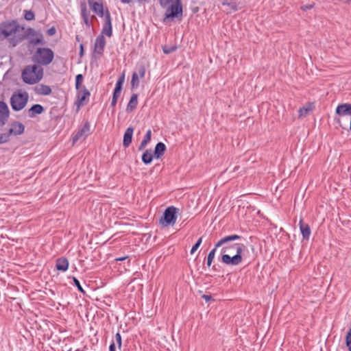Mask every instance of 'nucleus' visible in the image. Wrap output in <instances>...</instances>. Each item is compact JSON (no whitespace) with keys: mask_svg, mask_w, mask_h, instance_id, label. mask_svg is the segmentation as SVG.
<instances>
[{"mask_svg":"<svg viewBox=\"0 0 351 351\" xmlns=\"http://www.w3.org/2000/svg\"><path fill=\"white\" fill-rule=\"evenodd\" d=\"M241 237L238 234H230L221 238L217 243L216 247L221 249V261L228 265H238L243 261V253L246 246L242 243H234L241 240Z\"/></svg>","mask_w":351,"mask_h":351,"instance_id":"1","label":"nucleus"},{"mask_svg":"<svg viewBox=\"0 0 351 351\" xmlns=\"http://www.w3.org/2000/svg\"><path fill=\"white\" fill-rule=\"evenodd\" d=\"M44 70L40 65L36 64L26 66L21 73V78L27 84H36L43 77Z\"/></svg>","mask_w":351,"mask_h":351,"instance_id":"2","label":"nucleus"},{"mask_svg":"<svg viewBox=\"0 0 351 351\" xmlns=\"http://www.w3.org/2000/svg\"><path fill=\"white\" fill-rule=\"evenodd\" d=\"M54 53L53 51L47 47H39L38 48L32 55V62L37 64L43 66L49 65L53 60Z\"/></svg>","mask_w":351,"mask_h":351,"instance_id":"3","label":"nucleus"},{"mask_svg":"<svg viewBox=\"0 0 351 351\" xmlns=\"http://www.w3.org/2000/svg\"><path fill=\"white\" fill-rule=\"evenodd\" d=\"M178 212L179 208L173 206L167 207L163 217L160 219V223L164 227L173 226L176 222Z\"/></svg>","mask_w":351,"mask_h":351,"instance_id":"4","label":"nucleus"},{"mask_svg":"<svg viewBox=\"0 0 351 351\" xmlns=\"http://www.w3.org/2000/svg\"><path fill=\"white\" fill-rule=\"evenodd\" d=\"M28 101L27 93H14L10 98V105L14 111L21 110L25 108Z\"/></svg>","mask_w":351,"mask_h":351,"instance_id":"5","label":"nucleus"},{"mask_svg":"<svg viewBox=\"0 0 351 351\" xmlns=\"http://www.w3.org/2000/svg\"><path fill=\"white\" fill-rule=\"evenodd\" d=\"M19 26L16 21H7L0 24V38H8L19 31Z\"/></svg>","mask_w":351,"mask_h":351,"instance_id":"6","label":"nucleus"},{"mask_svg":"<svg viewBox=\"0 0 351 351\" xmlns=\"http://www.w3.org/2000/svg\"><path fill=\"white\" fill-rule=\"evenodd\" d=\"M182 6L181 0H176L174 3L171 4V5L166 9L164 21L167 19L176 17L178 14H182Z\"/></svg>","mask_w":351,"mask_h":351,"instance_id":"7","label":"nucleus"},{"mask_svg":"<svg viewBox=\"0 0 351 351\" xmlns=\"http://www.w3.org/2000/svg\"><path fill=\"white\" fill-rule=\"evenodd\" d=\"M90 134V125L88 121H86L83 127L80 129L73 137V143L77 141H83Z\"/></svg>","mask_w":351,"mask_h":351,"instance_id":"8","label":"nucleus"},{"mask_svg":"<svg viewBox=\"0 0 351 351\" xmlns=\"http://www.w3.org/2000/svg\"><path fill=\"white\" fill-rule=\"evenodd\" d=\"M90 96V93L85 86H82V88H79V90H77V99L75 101V104L76 105L77 108H80V107L84 106L85 101L86 100H88Z\"/></svg>","mask_w":351,"mask_h":351,"instance_id":"9","label":"nucleus"},{"mask_svg":"<svg viewBox=\"0 0 351 351\" xmlns=\"http://www.w3.org/2000/svg\"><path fill=\"white\" fill-rule=\"evenodd\" d=\"M27 32H28L27 36H28L29 41L31 44H32L33 45H38V44H41V45L44 44L43 36L40 32H37L32 28L28 29Z\"/></svg>","mask_w":351,"mask_h":351,"instance_id":"10","label":"nucleus"},{"mask_svg":"<svg viewBox=\"0 0 351 351\" xmlns=\"http://www.w3.org/2000/svg\"><path fill=\"white\" fill-rule=\"evenodd\" d=\"M124 74L121 76L117 80L115 88L114 89L113 95L111 101V106L114 107L117 105L118 98L119 97L122 89V86L124 82Z\"/></svg>","mask_w":351,"mask_h":351,"instance_id":"11","label":"nucleus"},{"mask_svg":"<svg viewBox=\"0 0 351 351\" xmlns=\"http://www.w3.org/2000/svg\"><path fill=\"white\" fill-rule=\"evenodd\" d=\"M88 2L92 10L99 16H105L106 12L104 11L103 0H88Z\"/></svg>","mask_w":351,"mask_h":351,"instance_id":"12","label":"nucleus"},{"mask_svg":"<svg viewBox=\"0 0 351 351\" xmlns=\"http://www.w3.org/2000/svg\"><path fill=\"white\" fill-rule=\"evenodd\" d=\"M104 21L105 22L102 28L101 35H106L108 37H111L112 35V27L110 14L108 10L106 11Z\"/></svg>","mask_w":351,"mask_h":351,"instance_id":"13","label":"nucleus"},{"mask_svg":"<svg viewBox=\"0 0 351 351\" xmlns=\"http://www.w3.org/2000/svg\"><path fill=\"white\" fill-rule=\"evenodd\" d=\"M106 46V39L104 35H99L95 41L94 53L102 55Z\"/></svg>","mask_w":351,"mask_h":351,"instance_id":"14","label":"nucleus"},{"mask_svg":"<svg viewBox=\"0 0 351 351\" xmlns=\"http://www.w3.org/2000/svg\"><path fill=\"white\" fill-rule=\"evenodd\" d=\"M299 226L303 239L308 240L311 233L309 225L304 223L302 218H301L299 221Z\"/></svg>","mask_w":351,"mask_h":351,"instance_id":"15","label":"nucleus"},{"mask_svg":"<svg viewBox=\"0 0 351 351\" xmlns=\"http://www.w3.org/2000/svg\"><path fill=\"white\" fill-rule=\"evenodd\" d=\"M336 113L339 116L350 115L351 116V104H341L337 106Z\"/></svg>","mask_w":351,"mask_h":351,"instance_id":"16","label":"nucleus"},{"mask_svg":"<svg viewBox=\"0 0 351 351\" xmlns=\"http://www.w3.org/2000/svg\"><path fill=\"white\" fill-rule=\"evenodd\" d=\"M134 133V128L132 127H128L123 135V145L124 147H128L132 140V136Z\"/></svg>","mask_w":351,"mask_h":351,"instance_id":"17","label":"nucleus"},{"mask_svg":"<svg viewBox=\"0 0 351 351\" xmlns=\"http://www.w3.org/2000/svg\"><path fill=\"white\" fill-rule=\"evenodd\" d=\"M34 92L40 95H49L51 93L50 86L45 84H38L34 88Z\"/></svg>","mask_w":351,"mask_h":351,"instance_id":"18","label":"nucleus"},{"mask_svg":"<svg viewBox=\"0 0 351 351\" xmlns=\"http://www.w3.org/2000/svg\"><path fill=\"white\" fill-rule=\"evenodd\" d=\"M24 130L25 126L23 123L15 122L11 125L9 132L14 135H20L24 132Z\"/></svg>","mask_w":351,"mask_h":351,"instance_id":"19","label":"nucleus"},{"mask_svg":"<svg viewBox=\"0 0 351 351\" xmlns=\"http://www.w3.org/2000/svg\"><path fill=\"white\" fill-rule=\"evenodd\" d=\"M56 267L58 270L66 271L69 267V261L66 258H60L56 261Z\"/></svg>","mask_w":351,"mask_h":351,"instance_id":"20","label":"nucleus"},{"mask_svg":"<svg viewBox=\"0 0 351 351\" xmlns=\"http://www.w3.org/2000/svg\"><path fill=\"white\" fill-rule=\"evenodd\" d=\"M44 110L43 107L40 104L33 105L28 110V115L29 117L33 118L37 114H41Z\"/></svg>","mask_w":351,"mask_h":351,"instance_id":"21","label":"nucleus"},{"mask_svg":"<svg viewBox=\"0 0 351 351\" xmlns=\"http://www.w3.org/2000/svg\"><path fill=\"white\" fill-rule=\"evenodd\" d=\"M165 150V145L162 142L158 143L154 149V157L157 159L160 158L164 154Z\"/></svg>","mask_w":351,"mask_h":351,"instance_id":"22","label":"nucleus"},{"mask_svg":"<svg viewBox=\"0 0 351 351\" xmlns=\"http://www.w3.org/2000/svg\"><path fill=\"white\" fill-rule=\"evenodd\" d=\"M138 104V95L132 94L127 106V111L131 112L134 110Z\"/></svg>","mask_w":351,"mask_h":351,"instance_id":"23","label":"nucleus"},{"mask_svg":"<svg viewBox=\"0 0 351 351\" xmlns=\"http://www.w3.org/2000/svg\"><path fill=\"white\" fill-rule=\"evenodd\" d=\"M154 154L152 149H146L142 156V161L145 165H149L152 162Z\"/></svg>","mask_w":351,"mask_h":351,"instance_id":"24","label":"nucleus"},{"mask_svg":"<svg viewBox=\"0 0 351 351\" xmlns=\"http://www.w3.org/2000/svg\"><path fill=\"white\" fill-rule=\"evenodd\" d=\"M313 104H306L305 106H304L302 108H300L298 110V114L300 117H306L309 112L313 110Z\"/></svg>","mask_w":351,"mask_h":351,"instance_id":"25","label":"nucleus"},{"mask_svg":"<svg viewBox=\"0 0 351 351\" xmlns=\"http://www.w3.org/2000/svg\"><path fill=\"white\" fill-rule=\"evenodd\" d=\"M151 137H152V131L150 130H148L138 147V150H143L145 148L147 145L151 141Z\"/></svg>","mask_w":351,"mask_h":351,"instance_id":"26","label":"nucleus"},{"mask_svg":"<svg viewBox=\"0 0 351 351\" xmlns=\"http://www.w3.org/2000/svg\"><path fill=\"white\" fill-rule=\"evenodd\" d=\"M8 116V108L3 101H0V119H5Z\"/></svg>","mask_w":351,"mask_h":351,"instance_id":"27","label":"nucleus"},{"mask_svg":"<svg viewBox=\"0 0 351 351\" xmlns=\"http://www.w3.org/2000/svg\"><path fill=\"white\" fill-rule=\"evenodd\" d=\"M139 76L136 72H134L132 73V80H131V86L132 88H136L139 86Z\"/></svg>","mask_w":351,"mask_h":351,"instance_id":"28","label":"nucleus"},{"mask_svg":"<svg viewBox=\"0 0 351 351\" xmlns=\"http://www.w3.org/2000/svg\"><path fill=\"white\" fill-rule=\"evenodd\" d=\"M218 247H216V245H215V247L210 250V252L208 253V255L207 256V266L210 267L215 256L216 250Z\"/></svg>","mask_w":351,"mask_h":351,"instance_id":"29","label":"nucleus"},{"mask_svg":"<svg viewBox=\"0 0 351 351\" xmlns=\"http://www.w3.org/2000/svg\"><path fill=\"white\" fill-rule=\"evenodd\" d=\"M81 14H82V17L83 21H84V23L86 24V25L88 27H90V22L89 21L88 14L87 12V10H86V8H84L82 9Z\"/></svg>","mask_w":351,"mask_h":351,"instance_id":"30","label":"nucleus"},{"mask_svg":"<svg viewBox=\"0 0 351 351\" xmlns=\"http://www.w3.org/2000/svg\"><path fill=\"white\" fill-rule=\"evenodd\" d=\"M83 75L82 74H78L75 77V88L76 90H79V88H82V82H83Z\"/></svg>","mask_w":351,"mask_h":351,"instance_id":"31","label":"nucleus"},{"mask_svg":"<svg viewBox=\"0 0 351 351\" xmlns=\"http://www.w3.org/2000/svg\"><path fill=\"white\" fill-rule=\"evenodd\" d=\"M177 48L178 47L176 45H173V46L165 45L162 47V51L165 54H169V53L174 52L177 49Z\"/></svg>","mask_w":351,"mask_h":351,"instance_id":"32","label":"nucleus"},{"mask_svg":"<svg viewBox=\"0 0 351 351\" xmlns=\"http://www.w3.org/2000/svg\"><path fill=\"white\" fill-rule=\"evenodd\" d=\"M138 75L140 77V78H143L145 75L146 69L144 64H141L138 66Z\"/></svg>","mask_w":351,"mask_h":351,"instance_id":"33","label":"nucleus"},{"mask_svg":"<svg viewBox=\"0 0 351 351\" xmlns=\"http://www.w3.org/2000/svg\"><path fill=\"white\" fill-rule=\"evenodd\" d=\"M24 18L27 21H32L35 18V14L32 10H25Z\"/></svg>","mask_w":351,"mask_h":351,"instance_id":"34","label":"nucleus"},{"mask_svg":"<svg viewBox=\"0 0 351 351\" xmlns=\"http://www.w3.org/2000/svg\"><path fill=\"white\" fill-rule=\"evenodd\" d=\"M160 4L162 8L167 9L168 7L171 5V4L174 3L173 0H160Z\"/></svg>","mask_w":351,"mask_h":351,"instance_id":"35","label":"nucleus"},{"mask_svg":"<svg viewBox=\"0 0 351 351\" xmlns=\"http://www.w3.org/2000/svg\"><path fill=\"white\" fill-rule=\"evenodd\" d=\"M73 283L77 288V289L82 293H84L85 291L83 289L82 287L81 286L80 281L75 277L73 278Z\"/></svg>","mask_w":351,"mask_h":351,"instance_id":"36","label":"nucleus"},{"mask_svg":"<svg viewBox=\"0 0 351 351\" xmlns=\"http://www.w3.org/2000/svg\"><path fill=\"white\" fill-rule=\"evenodd\" d=\"M222 5L229 6L234 11L237 10V6L234 3H228L227 1H223Z\"/></svg>","mask_w":351,"mask_h":351,"instance_id":"37","label":"nucleus"},{"mask_svg":"<svg viewBox=\"0 0 351 351\" xmlns=\"http://www.w3.org/2000/svg\"><path fill=\"white\" fill-rule=\"evenodd\" d=\"M351 344V328L348 330L346 337V345L349 346Z\"/></svg>","mask_w":351,"mask_h":351,"instance_id":"38","label":"nucleus"},{"mask_svg":"<svg viewBox=\"0 0 351 351\" xmlns=\"http://www.w3.org/2000/svg\"><path fill=\"white\" fill-rule=\"evenodd\" d=\"M9 140V135L7 134H0V144L7 142Z\"/></svg>","mask_w":351,"mask_h":351,"instance_id":"39","label":"nucleus"},{"mask_svg":"<svg viewBox=\"0 0 351 351\" xmlns=\"http://www.w3.org/2000/svg\"><path fill=\"white\" fill-rule=\"evenodd\" d=\"M115 339L119 345V347L121 348V336L119 332L116 334Z\"/></svg>","mask_w":351,"mask_h":351,"instance_id":"40","label":"nucleus"},{"mask_svg":"<svg viewBox=\"0 0 351 351\" xmlns=\"http://www.w3.org/2000/svg\"><path fill=\"white\" fill-rule=\"evenodd\" d=\"M314 7V4H310V5H302L301 7V9L303 10V11H306L307 10H309V9H311Z\"/></svg>","mask_w":351,"mask_h":351,"instance_id":"41","label":"nucleus"},{"mask_svg":"<svg viewBox=\"0 0 351 351\" xmlns=\"http://www.w3.org/2000/svg\"><path fill=\"white\" fill-rule=\"evenodd\" d=\"M56 29L55 27H52L50 29L47 30V34L49 36H53L56 34Z\"/></svg>","mask_w":351,"mask_h":351,"instance_id":"42","label":"nucleus"},{"mask_svg":"<svg viewBox=\"0 0 351 351\" xmlns=\"http://www.w3.org/2000/svg\"><path fill=\"white\" fill-rule=\"evenodd\" d=\"M199 246L197 245V244L195 243V245L192 247L191 250V254H194L196 250L199 248Z\"/></svg>","mask_w":351,"mask_h":351,"instance_id":"43","label":"nucleus"},{"mask_svg":"<svg viewBox=\"0 0 351 351\" xmlns=\"http://www.w3.org/2000/svg\"><path fill=\"white\" fill-rule=\"evenodd\" d=\"M202 298L206 301H209L212 299V297L210 295H202Z\"/></svg>","mask_w":351,"mask_h":351,"instance_id":"44","label":"nucleus"},{"mask_svg":"<svg viewBox=\"0 0 351 351\" xmlns=\"http://www.w3.org/2000/svg\"><path fill=\"white\" fill-rule=\"evenodd\" d=\"M109 350L110 351H115L116 350V348H115V345L114 343H112L110 346H109Z\"/></svg>","mask_w":351,"mask_h":351,"instance_id":"45","label":"nucleus"},{"mask_svg":"<svg viewBox=\"0 0 351 351\" xmlns=\"http://www.w3.org/2000/svg\"><path fill=\"white\" fill-rule=\"evenodd\" d=\"M127 258H128V256L119 257V258H117L115 259V261H123L126 260Z\"/></svg>","mask_w":351,"mask_h":351,"instance_id":"46","label":"nucleus"},{"mask_svg":"<svg viewBox=\"0 0 351 351\" xmlns=\"http://www.w3.org/2000/svg\"><path fill=\"white\" fill-rule=\"evenodd\" d=\"M202 237H200V238H199V239L197 241V242L195 243L197 244L198 246H200V245L202 244Z\"/></svg>","mask_w":351,"mask_h":351,"instance_id":"47","label":"nucleus"},{"mask_svg":"<svg viewBox=\"0 0 351 351\" xmlns=\"http://www.w3.org/2000/svg\"><path fill=\"white\" fill-rule=\"evenodd\" d=\"M120 1H121V3H125H125L128 4L132 1V0H120Z\"/></svg>","mask_w":351,"mask_h":351,"instance_id":"48","label":"nucleus"},{"mask_svg":"<svg viewBox=\"0 0 351 351\" xmlns=\"http://www.w3.org/2000/svg\"><path fill=\"white\" fill-rule=\"evenodd\" d=\"M83 53H84V47H83V45L81 44L80 45V56H82Z\"/></svg>","mask_w":351,"mask_h":351,"instance_id":"49","label":"nucleus"},{"mask_svg":"<svg viewBox=\"0 0 351 351\" xmlns=\"http://www.w3.org/2000/svg\"><path fill=\"white\" fill-rule=\"evenodd\" d=\"M139 3H142V2H148L150 0H136Z\"/></svg>","mask_w":351,"mask_h":351,"instance_id":"50","label":"nucleus"},{"mask_svg":"<svg viewBox=\"0 0 351 351\" xmlns=\"http://www.w3.org/2000/svg\"><path fill=\"white\" fill-rule=\"evenodd\" d=\"M349 351H351V344L349 346H347Z\"/></svg>","mask_w":351,"mask_h":351,"instance_id":"51","label":"nucleus"},{"mask_svg":"<svg viewBox=\"0 0 351 351\" xmlns=\"http://www.w3.org/2000/svg\"><path fill=\"white\" fill-rule=\"evenodd\" d=\"M350 1L351 2V0H348V2H350Z\"/></svg>","mask_w":351,"mask_h":351,"instance_id":"52","label":"nucleus"}]
</instances>
